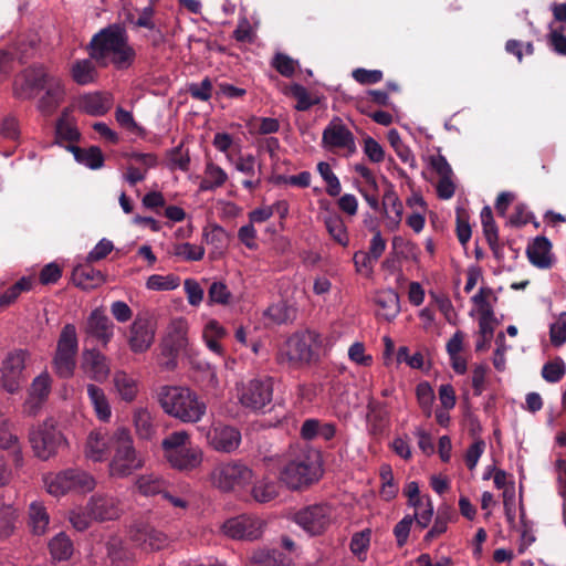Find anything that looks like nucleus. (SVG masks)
Segmentation results:
<instances>
[{"label":"nucleus","instance_id":"nucleus-1","mask_svg":"<svg viewBox=\"0 0 566 566\" xmlns=\"http://www.w3.org/2000/svg\"><path fill=\"white\" fill-rule=\"evenodd\" d=\"M90 59L76 60L71 75L78 85L94 83L98 76L96 64L106 67L109 63L116 70H127L136 57L135 49L128 43V34L124 27L113 23L95 33L87 44Z\"/></svg>","mask_w":566,"mask_h":566},{"label":"nucleus","instance_id":"nucleus-2","mask_svg":"<svg viewBox=\"0 0 566 566\" xmlns=\"http://www.w3.org/2000/svg\"><path fill=\"white\" fill-rule=\"evenodd\" d=\"M157 399L167 415L187 423L200 421L207 411L205 401L188 387L161 386Z\"/></svg>","mask_w":566,"mask_h":566},{"label":"nucleus","instance_id":"nucleus-3","mask_svg":"<svg viewBox=\"0 0 566 566\" xmlns=\"http://www.w3.org/2000/svg\"><path fill=\"white\" fill-rule=\"evenodd\" d=\"M281 480L291 489L307 486L319 479V465L316 454L293 449L280 471Z\"/></svg>","mask_w":566,"mask_h":566},{"label":"nucleus","instance_id":"nucleus-4","mask_svg":"<svg viewBox=\"0 0 566 566\" xmlns=\"http://www.w3.org/2000/svg\"><path fill=\"white\" fill-rule=\"evenodd\" d=\"M164 455L169 464L179 471H190L202 462L201 450L193 446L187 431L169 433L161 442Z\"/></svg>","mask_w":566,"mask_h":566},{"label":"nucleus","instance_id":"nucleus-5","mask_svg":"<svg viewBox=\"0 0 566 566\" xmlns=\"http://www.w3.org/2000/svg\"><path fill=\"white\" fill-rule=\"evenodd\" d=\"M115 453L109 462V474L113 478H126L144 464L136 453L130 433L119 428L113 434Z\"/></svg>","mask_w":566,"mask_h":566},{"label":"nucleus","instance_id":"nucleus-6","mask_svg":"<svg viewBox=\"0 0 566 566\" xmlns=\"http://www.w3.org/2000/svg\"><path fill=\"white\" fill-rule=\"evenodd\" d=\"M78 354V338L74 324H65L59 335L52 359L54 373L62 379L73 377Z\"/></svg>","mask_w":566,"mask_h":566},{"label":"nucleus","instance_id":"nucleus-7","mask_svg":"<svg viewBox=\"0 0 566 566\" xmlns=\"http://www.w3.org/2000/svg\"><path fill=\"white\" fill-rule=\"evenodd\" d=\"M28 439L34 455L41 460H49L66 446V439L52 420L30 428Z\"/></svg>","mask_w":566,"mask_h":566},{"label":"nucleus","instance_id":"nucleus-8","mask_svg":"<svg viewBox=\"0 0 566 566\" xmlns=\"http://www.w3.org/2000/svg\"><path fill=\"white\" fill-rule=\"evenodd\" d=\"M253 471L239 460H231L216 465L210 474L211 483L222 492L235 491L250 484Z\"/></svg>","mask_w":566,"mask_h":566},{"label":"nucleus","instance_id":"nucleus-9","mask_svg":"<svg viewBox=\"0 0 566 566\" xmlns=\"http://www.w3.org/2000/svg\"><path fill=\"white\" fill-rule=\"evenodd\" d=\"M57 78L50 74L42 65L30 66L15 77L13 95L19 99H32L38 92L45 90L50 82Z\"/></svg>","mask_w":566,"mask_h":566},{"label":"nucleus","instance_id":"nucleus-10","mask_svg":"<svg viewBox=\"0 0 566 566\" xmlns=\"http://www.w3.org/2000/svg\"><path fill=\"white\" fill-rule=\"evenodd\" d=\"M273 399V378L258 377L242 386L239 395L240 403L251 411H263Z\"/></svg>","mask_w":566,"mask_h":566},{"label":"nucleus","instance_id":"nucleus-11","mask_svg":"<svg viewBox=\"0 0 566 566\" xmlns=\"http://www.w3.org/2000/svg\"><path fill=\"white\" fill-rule=\"evenodd\" d=\"M96 485L94 478L78 469H67L56 474L48 483V492L52 495H63L69 491L86 493Z\"/></svg>","mask_w":566,"mask_h":566},{"label":"nucleus","instance_id":"nucleus-12","mask_svg":"<svg viewBox=\"0 0 566 566\" xmlns=\"http://www.w3.org/2000/svg\"><path fill=\"white\" fill-rule=\"evenodd\" d=\"M29 352L13 349L7 354L0 365V385L9 394H17L21 389L22 374L25 369V359Z\"/></svg>","mask_w":566,"mask_h":566},{"label":"nucleus","instance_id":"nucleus-13","mask_svg":"<svg viewBox=\"0 0 566 566\" xmlns=\"http://www.w3.org/2000/svg\"><path fill=\"white\" fill-rule=\"evenodd\" d=\"M332 507L328 504L308 505L294 515V521L312 536L323 534L332 523Z\"/></svg>","mask_w":566,"mask_h":566},{"label":"nucleus","instance_id":"nucleus-14","mask_svg":"<svg viewBox=\"0 0 566 566\" xmlns=\"http://www.w3.org/2000/svg\"><path fill=\"white\" fill-rule=\"evenodd\" d=\"M322 147L334 151L345 149L349 155L356 153L354 134L343 123L342 118L335 116L324 128L322 134Z\"/></svg>","mask_w":566,"mask_h":566},{"label":"nucleus","instance_id":"nucleus-15","mask_svg":"<svg viewBox=\"0 0 566 566\" xmlns=\"http://www.w3.org/2000/svg\"><path fill=\"white\" fill-rule=\"evenodd\" d=\"M129 539L144 552L159 551L169 544V538L164 532L144 522L130 527Z\"/></svg>","mask_w":566,"mask_h":566},{"label":"nucleus","instance_id":"nucleus-16","mask_svg":"<svg viewBox=\"0 0 566 566\" xmlns=\"http://www.w3.org/2000/svg\"><path fill=\"white\" fill-rule=\"evenodd\" d=\"M316 335L311 332L293 334L285 344V350L282 353L290 364H308L314 357L313 344Z\"/></svg>","mask_w":566,"mask_h":566},{"label":"nucleus","instance_id":"nucleus-17","mask_svg":"<svg viewBox=\"0 0 566 566\" xmlns=\"http://www.w3.org/2000/svg\"><path fill=\"white\" fill-rule=\"evenodd\" d=\"M86 339H94L106 347L114 336V323L102 307L93 310L83 326Z\"/></svg>","mask_w":566,"mask_h":566},{"label":"nucleus","instance_id":"nucleus-18","mask_svg":"<svg viewBox=\"0 0 566 566\" xmlns=\"http://www.w3.org/2000/svg\"><path fill=\"white\" fill-rule=\"evenodd\" d=\"M51 389L52 378L49 373L43 371L36 376L28 389V398L23 403V412L30 417L36 416L48 400Z\"/></svg>","mask_w":566,"mask_h":566},{"label":"nucleus","instance_id":"nucleus-19","mask_svg":"<svg viewBox=\"0 0 566 566\" xmlns=\"http://www.w3.org/2000/svg\"><path fill=\"white\" fill-rule=\"evenodd\" d=\"M262 522L251 515H239L227 520L222 530L226 535L233 539L253 541L261 536Z\"/></svg>","mask_w":566,"mask_h":566},{"label":"nucleus","instance_id":"nucleus-20","mask_svg":"<svg viewBox=\"0 0 566 566\" xmlns=\"http://www.w3.org/2000/svg\"><path fill=\"white\" fill-rule=\"evenodd\" d=\"M156 323L149 316L138 315L130 326L128 344L134 353L146 352L154 343Z\"/></svg>","mask_w":566,"mask_h":566},{"label":"nucleus","instance_id":"nucleus-21","mask_svg":"<svg viewBox=\"0 0 566 566\" xmlns=\"http://www.w3.org/2000/svg\"><path fill=\"white\" fill-rule=\"evenodd\" d=\"M207 440L216 451L231 453L239 448L241 433L234 427L218 424L208 431Z\"/></svg>","mask_w":566,"mask_h":566},{"label":"nucleus","instance_id":"nucleus-22","mask_svg":"<svg viewBox=\"0 0 566 566\" xmlns=\"http://www.w3.org/2000/svg\"><path fill=\"white\" fill-rule=\"evenodd\" d=\"M82 357V368L92 380L104 382L108 378L111 374L109 361L101 350L86 348L83 350Z\"/></svg>","mask_w":566,"mask_h":566},{"label":"nucleus","instance_id":"nucleus-23","mask_svg":"<svg viewBox=\"0 0 566 566\" xmlns=\"http://www.w3.org/2000/svg\"><path fill=\"white\" fill-rule=\"evenodd\" d=\"M86 504L88 505L91 515H93L96 522L116 520L122 512L119 501L107 494L96 493L90 497Z\"/></svg>","mask_w":566,"mask_h":566},{"label":"nucleus","instance_id":"nucleus-24","mask_svg":"<svg viewBox=\"0 0 566 566\" xmlns=\"http://www.w3.org/2000/svg\"><path fill=\"white\" fill-rule=\"evenodd\" d=\"M188 325L184 318H175L168 326L166 337L161 343V354L179 353L187 345Z\"/></svg>","mask_w":566,"mask_h":566},{"label":"nucleus","instance_id":"nucleus-25","mask_svg":"<svg viewBox=\"0 0 566 566\" xmlns=\"http://www.w3.org/2000/svg\"><path fill=\"white\" fill-rule=\"evenodd\" d=\"M367 421L373 434L382 433L390 422L388 403L370 397L367 402Z\"/></svg>","mask_w":566,"mask_h":566},{"label":"nucleus","instance_id":"nucleus-26","mask_svg":"<svg viewBox=\"0 0 566 566\" xmlns=\"http://www.w3.org/2000/svg\"><path fill=\"white\" fill-rule=\"evenodd\" d=\"M106 277L99 271L92 266L87 261L84 264H78L73 269L72 281L77 287L90 291L104 284Z\"/></svg>","mask_w":566,"mask_h":566},{"label":"nucleus","instance_id":"nucleus-27","mask_svg":"<svg viewBox=\"0 0 566 566\" xmlns=\"http://www.w3.org/2000/svg\"><path fill=\"white\" fill-rule=\"evenodd\" d=\"M44 95L38 102V109L43 116H51L64 99V87L61 78L50 82Z\"/></svg>","mask_w":566,"mask_h":566},{"label":"nucleus","instance_id":"nucleus-28","mask_svg":"<svg viewBox=\"0 0 566 566\" xmlns=\"http://www.w3.org/2000/svg\"><path fill=\"white\" fill-rule=\"evenodd\" d=\"M552 244L546 237H537L533 243L527 247L526 254L530 262L538 269H549L552 266L551 259Z\"/></svg>","mask_w":566,"mask_h":566},{"label":"nucleus","instance_id":"nucleus-29","mask_svg":"<svg viewBox=\"0 0 566 566\" xmlns=\"http://www.w3.org/2000/svg\"><path fill=\"white\" fill-rule=\"evenodd\" d=\"M378 306L377 315L388 322L392 321L400 312L399 295L394 290H384L375 295Z\"/></svg>","mask_w":566,"mask_h":566},{"label":"nucleus","instance_id":"nucleus-30","mask_svg":"<svg viewBox=\"0 0 566 566\" xmlns=\"http://www.w3.org/2000/svg\"><path fill=\"white\" fill-rule=\"evenodd\" d=\"M65 149L73 154L75 160L90 169H99L104 165V156L99 147L91 146L81 148L75 145H67Z\"/></svg>","mask_w":566,"mask_h":566},{"label":"nucleus","instance_id":"nucleus-31","mask_svg":"<svg viewBox=\"0 0 566 566\" xmlns=\"http://www.w3.org/2000/svg\"><path fill=\"white\" fill-rule=\"evenodd\" d=\"M382 208L388 219V227L391 230L397 229L402 219L403 207L391 185L384 193Z\"/></svg>","mask_w":566,"mask_h":566},{"label":"nucleus","instance_id":"nucleus-32","mask_svg":"<svg viewBox=\"0 0 566 566\" xmlns=\"http://www.w3.org/2000/svg\"><path fill=\"white\" fill-rule=\"evenodd\" d=\"M253 566H293L291 557L279 549H258L251 556Z\"/></svg>","mask_w":566,"mask_h":566},{"label":"nucleus","instance_id":"nucleus-33","mask_svg":"<svg viewBox=\"0 0 566 566\" xmlns=\"http://www.w3.org/2000/svg\"><path fill=\"white\" fill-rule=\"evenodd\" d=\"M109 441L101 431L91 432L86 442V455L93 461H102L107 455ZM112 441L114 442L113 438Z\"/></svg>","mask_w":566,"mask_h":566},{"label":"nucleus","instance_id":"nucleus-34","mask_svg":"<svg viewBox=\"0 0 566 566\" xmlns=\"http://www.w3.org/2000/svg\"><path fill=\"white\" fill-rule=\"evenodd\" d=\"M167 484L166 480L155 473L140 475L135 482L138 492L145 496L161 495Z\"/></svg>","mask_w":566,"mask_h":566},{"label":"nucleus","instance_id":"nucleus-35","mask_svg":"<svg viewBox=\"0 0 566 566\" xmlns=\"http://www.w3.org/2000/svg\"><path fill=\"white\" fill-rule=\"evenodd\" d=\"M203 240L213 247L214 251L223 253L230 241V234L219 224L213 223L203 229Z\"/></svg>","mask_w":566,"mask_h":566},{"label":"nucleus","instance_id":"nucleus-36","mask_svg":"<svg viewBox=\"0 0 566 566\" xmlns=\"http://www.w3.org/2000/svg\"><path fill=\"white\" fill-rule=\"evenodd\" d=\"M87 396L93 405L96 416L99 420L107 421L111 417V407L102 388L96 385L88 384Z\"/></svg>","mask_w":566,"mask_h":566},{"label":"nucleus","instance_id":"nucleus-37","mask_svg":"<svg viewBox=\"0 0 566 566\" xmlns=\"http://www.w3.org/2000/svg\"><path fill=\"white\" fill-rule=\"evenodd\" d=\"M83 112L93 116H102L109 109V99L101 93L87 94L80 101Z\"/></svg>","mask_w":566,"mask_h":566},{"label":"nucleus","instance_id":"nucleus-38","mask_svg":"<svg viewBox=\"0 0 566 566\" xmlns=\"http://www.w3.org/2000/svg\"><path fill=\"white\" fill-rule=\"evenodd\" d=\"M29 525L35 535H42L49 525V514L43 503L32 502L29 506Z\"/></svg>","mask_w":566,"mask_h":566},{"label":"nucleus","instance_id":"nucleus-39","mask_svg":"<svg viewBox=\"0 0 566 566\" xmlns=\"http://www.w3.org/2000/svg\"><path fill=\"white\" fill-rule=\"evenodd\" d=\"M50 553L55 560H66L73 554L72 541L64 533L54 536L49 543Z\"/></svg>","mask_w":566,"mask_h":566},{"label":"nucleus","instance_id":"nucleus-40","mask_svg":"<svg viewBox=\"0 0 566 566\" xmlns=\"http://www.w3.org/2000/svg\"><path fill=\"white\" fill-rule=\"evenodd\" d=\"M325 227L328 234L342 247H347L349 242L346 226L342 217L334 214L325 219Z\"/></svg>","mask_w":566,"mask_h":566},{"label":"nucleus","instance_id":"nucleus-41","mask_svg":"<svg viewBox=\"0 0 566 566\" xmlns=\"http://www.w3.org/2000/svg\"><path fill=\"white\" fill-rule=\"evenodd\" d=\"M114 385L123 400L133 401L135 399L138 391L137 384L126 373L117 371L114 375Z\"/></svg>","mask_w":566,"mask_h":566},{"label":"nucleus","instance_id":"nucleus-42","mask_svg":"<svg viewBox=\"0 0 566 566\" xmlns=\"http://www.w3.org/2000/svg\"><path fill=\"white\" fill-rule=\"evenodd\" d=\"M34 284L32 276H23L13 285L8 287L0 296V305L7 306L12 304L22 292L30 291Z\"/></svg>","mask_w":566,"mask_h":566},{"label":"nucleus","instance_id":"nucleus-43","mask_svg":"<svg viewBox=\"0 0 566 566\" xmlns=\"http://www.w3.org/2000/svg\"><path fill=\"white\" fill-rule=\"evenodd\" d=\"M279 494V485L274 481L262 479L254 483L252 496L259 503H266L274 500Z\"/></svg>","mask_w":566,"mask_h":566},{"label":"nucleus","instance_id":"nucleus-44","mask_svg":"<svg viewBox=\"0 0 566 566\" xmlns=\"http://www.w3.org/2000/svg\"><path fill=\"white\" fill-rule=\"evenodd\" d=\"M416 397L420 409L427 418L432 415L434 391L428 381H421L416 387Z\"/></svg>","mask_w":566,"mask_h":566},{"label":"nucleus","instance_id":"nucleus-45","mask_svg":"<svg viewBox=\"0 0 566 566\" xmlns=\"http://www.w3.org/2000/svg\"><path fill=\"white\" fill-rule=\"evenodd\" d=\"M134 423L140 439H150L155 433L150 412L146 409H139L134 413Z\"/></svg>","mask_w":566,"mask_h":566},{"label":"nucleus","instance_id":"nucleus-46","mask_svg":"<svg viewBox=\"0 0 566 566\" xmlns=\"http://www.w3.org/2000/svg\"><path fill=\"white\" fill-rule=\"evenodd\" d=\"M180 285V277L174 274H153L148 277L146 286L154 291H172Z\"/></svg>","mask_w":566,"mask_h":566},{"label":"nucleus","instance_id":"nucleus-47","mask_svg":"<svg viewBox=\"0 0 566 566\" xmlns=\"http://www.w3.org/2000/svg\"><path fill=\"white\" fill-rule=\"evenodd\" d=\"M317 171L326 182V192L331 197H337L342 191V186L337 176L333 172L328 163L321 161L317 164Z\"/></svg>","mask_w":566,"mask_h":566},{"label":"nucleus","instance_id":"nucleus-48","mask_svg":"<svg viewBox=\"0 0 566 566\" xmlns=\"http://www.w3.org/2000/svg\"><path fill=\"white\" fill-rule=\"evenodd\" d=\"M289 94L296 99L295 109L298 112L308 111L312 106L317 104L316 98H312L307 90L297 83H294L289 88Z\"/></svg>","mask_w":566,"mask_h":566},{"label":"nucleus","instance_id":"nucleus-49","mask_svg":"<svg viewBox=\"0 0 566 566\" xmlns=\"http://www.w3.org/2000/svg\"><path fill=\"white\" fill-rule=\"evenodd\" d=\"M566 374V366L560 357L547 361L542 368V377L551 384L558 382Z\"/></svg>","mask_w":566,"mask_h":566},{"label":"nucleus","instance_id":"nucleus-50","mask_svg":"<svg viewBox=\"0 0 566 566\" xmlns=\"http://www.w3.org/2000/svg\"><path fill=\"white\" fill-rule=\"evenodd\" d=\"M480 217L486 242L493 243L494 241H499V228L494 221L491 207H483Z\"/></svg>","mask_w":566,"mask_h":566},{"label":"nucleus","instance_id":"nucleus-51","mask_svg":"<svg viewBox=\"0 0 566 566\" xmlns=\"http://www.w3.org/2000/svg\"><path fill=\"white\" fill-rule=\"evenodd\" d=\"M187 91L193 99L208 102L212 97L213 83L206 76L199 83H190Z\"/></svg>","mask_w":566,"mask_h":566},{"label":"nucleus","instance_id":"nucleus-52","mask_svg":"<svg viewBox=\"0 0 566 566\" xmlns=\"http://www.w3.org/2000/svg\"><path fill=\"white\" fill-rule=\"evenodd\" d=\"M271 65L284 77H292L295 73L297 61L285 53H276L272 59Z\"/></svg>","mask_w":566,"mask_h":566},{"label":"nucleus","instance_id":"nucleus-53","mask_svg":"<svg viewBox=\"0 0 566 566\" xmlns=\"http://www.w3.org/2000/svg\"><path fill=\"white\" fill-rule=\"evenodd\" d=\"M69 520L73 527L80 532L87 530L94 521L87 504L71 511Z\"/></svg>","mask_w":566,"mask_h":566},{"label":"nucleus","instance_id":"nucleus-54","mask_svg":"<svg viewBox=\"0 0 566 566\" xmlns=\"http://www.w3.org/2000/svg\"><path fill=\"white\" fill-rule=\"evenodd\" d=\"M549 339L555 347L566 343V312L560 313L557 321L549 326Z\"/></svg>","mask_w":566,"mask_h":566},{"label":"nucleus","instance_id":"nucleus-55","mask_svg":"<svg viewBox=\"0 0 566 566\" xmlns=\"http://www.w3.org/2000/svg\"><path fill=\"white\" fill-rule=\"evenodd\" d=\"M370 543V530H364L361 532H357L352 536L350 539V551L354 555H356L360 560L365 559V556Z\"/></svg>","mask_w":566,"mask_h":566},{"label":"nucleus","instance_id":"nucleus-56","mask_svg":"<svg viewBox=\"0 0 566 566\" xmlns=\"http://www.w3.org/2000/svg\"><path fill=\"white\" fill-rule=\"evenodd\" d=\"M174 254L181 256L186 261H199L205 255V249L188 242L175 245Z\"/></svg>","mask_w":566,"mask_h":566},{"label":"nucleus","instance_id":"nucleus-57","mask_svg":"<svg viewBox=\"0 0 566 566\" xmlns=\"http://www.w3.org/2000/svg\"><path fill=\"white\" fill-rule=\"evenodd\" d=\"M56 138L66 142H78L81 138V133L78 129L67 123L65 119L61 118L56 123L55 127Z\"/></svg>","mask_w":566,"mask_h":566},{"label":"nucleus","instance_id":"nucleus-58","mask_svg":"<svg viewBox=\"0 0 566 566\" xmlns=\"http://www.w3.org/2000/svg\"><path fill=\"white\" fill-rule=\"evenodd\" d=\"M20 444L18 437L11 432L7 419L0 418V448L11 450Z\"/></svg>","mask_w":566,"mask_h":566},{"label":"nucleus","instance_id":"nucleus-59","mask_svg":"<svg viewBox=\"0 0 566 566\" xmlns=\"http://www.w3.org/2000/svg\"><path fill=\"white\" fill-rule=\"evenodd\" d=\"M495 323L494 312L485 311L484 314H479V333L486 342H491L493 337Z\"/></svg>","mask_w":566,"mask_h":566},{"label":"nucleus","instance_id":"nucleus-60","mask_svg":"<svg viewBox=\"0 0 566 566\" xmlns=\"http://www.w3.org/2000/svg\"><path fill=\"white\" fill-rule=\"evenodd\" d=\"M353 78L363 85L376 84L382 80V72L379 70L355 69Z\"/></svg>","mask_w":566,"mask_h":566},{"label":"nucleus","instance_id":"nucleus-61","mask_svg":"<svg viewBox=\"0 0 566 566\" xmlns=\"http://www.w3.org/2000/svg\"><path fill=\"white\" fill-rule=\"evenodd\" d=\"M364 153L373 163H381L385 159L384 148L370 136H367L364 139Z\"/></svg>","mask_w":566,"mask_h":566},{"label":"nucleus","instance_id":"nucleus-62","mask_svg":"<svg viewBox=\"0 0 566 566\" xmlns=\"http://www.w3.org/2000/svg\"><path fill=\"white\" fill-rule=\"evenodd\" d=\"M485 449V442L482 439L474 441L467 450L464 461L469 470L475 469L481 455Z\"/></svg>","mask_w":566,"mask_h":566},{"label":"nucleus","instance_id":"nucleus-63","mask_svg":"<svg viewBox=\"0 0 566 566\" xmlns=\"http://www.w3.org/2000/svg\"><path fill=\"white\" fill-rule=\"evenodd\" d=\"M208 297L212 303L227 304L231 297V293L224 283L213 282L209 287Z\"/></svg>","mask_w":566,"mask_h":566},{"label":"nucleus","instance_id":"nucleus-64","mask_svg":"<svg viewBox=\"0 0 566 566\" xmlns=\"http://www.w3.org/2000/svg\"><path fill=\"white\" fill-rule=\"evenodd\" d=\"M0 133L6 139L17 140L20 136L18 119L13 115L6 116L1 122Z\"/></svg>","mask_w":566,"mask_h":566}]
</instances>
